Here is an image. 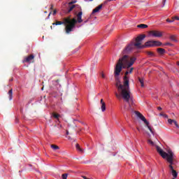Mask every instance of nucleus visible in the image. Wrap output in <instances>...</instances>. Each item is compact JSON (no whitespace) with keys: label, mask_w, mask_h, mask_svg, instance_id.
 <instances>
[{"label":"nucleus","mask_w":179,"mask_h":179,"mask_svg":"<svg viewBox=\"0 0 179 179\" xmlns=\"http://www.w3.org/2000/svg\"><path fill=\"white\" fill-rule=\"evenodd\" d=\"M135 44L134 43H131L129 44L124 50L122 51L123 57H120L119 60L117 61V63L116 64V66L115 67V76H120V73H121V71L123 69H129L134 64H135V62L136 61V57H131L127 55V54H129L130 52L135 48Z\"/></svg>","instance_id":"obj_1"},{"label":"nucleus","mask_w":179,"mask_h":179,"mask_svg":"<svg viewBox=\"0 0 179 179\" xmlns=\"http://www.w3.org/2000/svg\"><path fill=\"white\" fill-rule=\"evenodd\" d=\"M116 87L117 88V92L120 93L115 92V94L118 99V100H121V97H122L124 101L127 103H129V99H131V91L129 90V85H125L124 81L123 82V85L121 84L120 81H117L116 83Z\"/></svg>","instance_id":"obj_2"},{"label":"nucleus","mask_w":179,"mask_h":179,"mask_svg":"<svg viewBox=\"0 0 179 179\" xmlns=\"http://www.w3.org/2000/svg\"><path fill=\"white\" fill-rule=\"evenodd\" d=\"M76 18H71V16L63 18V21H57L55 23L52 24H55L56 26L60 24H64L65 31L66 34H69L71 31H73V29L76 27Z\"/></svg>","instance_id":"obj_3"},{"label":"nucleus","mask_w":179,"mask_h":179,"mask_svg":"<svg viewBox=\"0 0 179 179\" xmlns=\"http://www.w3.org/2000/svg\"><path fill=\"white\" fill-rule=\"evenodd\" d=\"M157 152L162 156V158L166 159V162L169 163L170 170L174 169L173 164H174V153L171 150H168L167 152H164L160 147L157 146Z\"/></svg>","instance_id":"obj_4"},{"label":"nucleus","mask_w":179,"mask_h":179,"mask_svg":"<svg viewBox=\"0 0 179 179\" xmlns=\"http://www.w3.org/2000/svg\"><path fill=\"white\" fill-rule=\"evenodd\" d=\"M146 37L145 34H141L136 38V43H134L135 47L136 48H145L144 45H142V41Z\"/></svg>","instance_id":"obj_5"},{"label":"nucleus","mask_w":179,"mask_h":179,"mask_svg":"<svg viewBox=\"0 0 179 179\" xmlns=\"http://www.w3.org/2000/svg\"><path fill=\"white\" fill-rule=\"evenodd\" d=\"M135 114L136 115H137V117H138V118H140V120H141V121H143L145 125H147V127L148 128L151 134H153V130L152 129V127L149 126V122H148V120H146V118L143 115H142V113H141L139 111H135Z\"/></svg>","instance_id":"obj_6"},{"label":"nucleus","mask_w":179,"mask_h":179,"mask_svg":"<svg viewBox=\"0 0 179 179\" xmlns=\"http://www.w3.org/2000/svg\"><path fill=\"white\" fill-rule=\"evenodd\" d=\"M150 36H152V37H162L163 32L159 31H150Z\"/></svg>","instance_id":"obj_7"},{"label":"nucleus","mask_w":179,"mask_h":179,"mask_svg":"<svg viewBox=\"0 0 179 179\" xmlns=\"http://www.w3.org/2000/svg\"><path fill=\"white\" fill-rule=\"evenodd\" d=\"M23 62H27L29 64H33L34 62V55H30L24 59Z\"/></svg>","instance_id":"obj_8"},{"label":"nucleus","mask_w":179,"mask_h":179,"mask_svg":"<svg viewBox=\"0 0 179 179\" xmlns=\"http://www.w3.org/2000/svg\"><path fill=\"white\" fill-rule=\"evenodd\" d=\"M129 73V71H127L124 73V76L123 78V80L124 81V86H127L129 85V78H128V74Z\"/></svg>","instance_id":"obj_9"},{"label":"nucleus","mask_w":179,"mask_h":179,"mask_svg":"<svg viewBox=\"0 0 179 179\" xmlns=\"http://www.w3.org/2000/svg\"><path fill=\"white\" fill-rule=\"evenodd\" d=\"M83 13L82 11H80L78 15H77V20H76V23H82L83 22V20H82V15Z\"/></svg>","instance_id":"obj_10"},{"label":"nucleus","mask_w":179,"mask_h":179,"mask_svg":"<svg viewBox=\"0 0 179 179\" xmlns=\"http://www.w3.org/2000/svg\"><path fill=\"white\" fill-rule=\"evenodd\" d=\"M145 47H155V41H148L144 45V48Z\"/></svg>","instance_id":"obj_11"},{"label":"nucleus","mask_w":179,"mask_h":179,"mask_svg":"<svg viewBox=\"0 0 179 179\" xmlns=\"http://www.w3.org/2000/svg\"><path fill=\"white\" fill-rule=\"evenodd\" d=\"M103 8V4H100L99 6H98L96 8H95L93 10H92V15H94V13H98V12H100V10H101Z\"/></svg>","instance_id":"obj_12"},{"label":"nucleus","mask_w":179,"mask_h":179,"mask_svg":"<svg viewBox=\"0 0 179 179\" xmlns=\"http://www.w3.org/2000/svg\"><path fill=\"white\" fill-rule=\"evenodd\" d=\"M157 52H158V54H159V55H164V54H166V50H164L162 48H159L157 49Z\"/></svg>","instance_id":"obj_13"},{"label":"nucleus","mask_w":179,"mask_h":179,"mask_svg":"<svg viewBox=\"0 0 179 179\" xmlns=\"http://www.w3.org/2000/svg\"><path fill=\"white\" fill-rule=\"evenodd\" d=\"M101 110L103 113H104V111H106V102H104L103 99H101Z\"/></svg>","instance_id":"obj_14"},{"label":"nucleus","mask_w":179,"mask_h":179,"mask_svg":"<svg viewBox=\"0 0 179 179\" xmlns=\"http://www.w3.org/2000/svg\"><path fill=\"white\" fill-rule=\"evenodd\" d=\"M172 173V176L174 177L173 178H177L178 173H177V171L174 170V168H172V169H170Z\"/></svg>","instance_id":"obj_15"},{"label":"nucleus","mask_w":179,"mask_h":179,"mask_svg":"<svg viewBox=\"0 0 179 179\" xmlns=\"http://www.w3.org/2000/svg\"><path fill=\"white\" fill-rule=\"evenodd\" d=\"M52 117L59 121V117H61V115L55 113H52Z\"/></svg>","instance_id":"obj_16"},{"label":"nucleus","mask_w":179,"mask_h":179,"mask_svg":"<svg viewBox=\"0 0 179 179\" xmlns=\"http://www.w3.org/2000/svg\"><path fill=\"white\" fill-rule=\"evenodd\" d=\"M163 43L159 41H154V47H162Z\"/></svg>","instance_id":"obj_17"},{"label":"nucleus","mask_w":179,"mask_h":179,"mask_svg":"<svg viewBox=\"0 0 179 179\" xmlns=\"http://www.w3.org/2000/svg\"><path fill=\"white\" fill-rule=\"evenodd\" d=\"M73 3H69V9L68 10V13H69L70 12H72V10H73V8H75V5L73 4Z\"/></svg>","instance_id":"obj_18"},{"label":"nucleus","mask_w":179,"mask_h":179,"mask_svg":"<svg viewBox=\"0 0 179 179\" xmlns=\"http://www.w3.org/2000/svg\"><path fill=\"white\" fill-rule=\"evenodd\" d=\"M9 100H12L13 97V90H10L8 92Z\"/></svg>","instance_id":"obj_19"},{"label":"nucleus","mask_w":179,"mask_h":179,"mask_svg":"<svg viewBox=\"0 0 179 179\" xmlns=\"http://www.w3.org/2000/svg\"><path fill=\"white\" fill-rule=\"evenodd\" d=\"M76 150L80 152V153H83V150L82 148H80V145H79L78 143L76 144Z\"/></svg>","instance_id":"obj_20"},{"label":"nucleus","mask_w":179,"mask_h":179,"mask_svg":"<svg viewBox=\"0 0 179 179\" xmlns=\"http://www.w3.org/2000/svg\"><path fill=\"white\" fill-rule=\"evenodd\" d=\"M138 81L141 85V87H145V84H144L145 80L143 78H141L140 77H138Z\"/></svg>","instance_id":"obj_21"},{"label":"nucleus","mask_w":179,"mask_h":179,"mask_svg":"<svg viewBox=\"0 0 179 179\" xmlns=\"http://www.w3.org/2000/svg\"><path fill=\"white\" fill-rule=\"evenodd\" d=\"M137 27H138V29H146L148 28V25L145 24H140L137 25Z\"/></svg>","instance_id":"obj_22"},{"label":"nucleus","mask_w":179,"mask_h":179,"mask_svg":"<svg viewBox=\"0 0 179 179\" xmlns=\"http://www.w3.org/2000/svg\"><path fill=\"white\" fill-rule=\"evenodd\" d=\"M146 54L147 55H149V57H156V55H155V53H153V52L147 51Z\"/></svg>","instance_id":"obj_23"},{"label":"nucleus","mask_w":179,"mask_h":179,"mask_svg":"<svg viewBox=\"0 0 179 179\" xmlns=\"http://www.w3.org/2000/svg\"><path fill=\"white\" fill-rule=\"evenodd\" d=\"M50 148H52V149H54V150H58V149H59V147H58V145H51Z\"/></svg>","instance_id":"obj_24"},{"label":"nucleus","mask_w":179,"mask_h":179,"mask_svg":"<svg viewBox=\"0 0 179 179\" xmlns=\"http://www.w3.org/2000/svg\"><path fill=\"white\" fill-rule=\"evenodd\" d=\"M170 38H171V40L172 41H177V38H176V36H174V35H171V36H170Z\"/></svg>","instance_id":"obj_25"},{"label":"nucleus","mask_w":179,"mask_h":179,"mask_svg":"<svg viewBox=\"0 0 179 179\" xmlns=\"http://www.w3.org/2000/svg\"><path fill=\"white\" fill-rule=\"evenodd\" d=\"M62 179H67L68 178V173H64L62 175Z\"/></svg>","instance_id":"obj_26"},{"label":"nucleus","mask_w":179,"mask_h":179,"mask_svg":"<svg viewBox=\"0 0 179 179\" xmlns=\"http://www.w3.org/2000/svg\"><path fill=\"white\" fill-rule=\"evenodd\" d=\"M148 143L150 145H151V146H154L155 145V143L152 140H148Z\"/></svg>","instance_id":"obj_27"},{"label":"nucleus","mask_w":179,"mask_h":179,"mask_svg":"<svg viewBox=\"0 0 179 179\" xmlns=\"http://www.w3.org/2000/svg\"><path fill=\"white\" fill-rule=\"evenodd\" d=\"M127 71H128L129 73H132V72H134V67L130 68Z\"/></svg>","instance_id":"obj_28"},{"label":"nucleus","mask_w":179,"mask_h":179,"mask_svg":"<svg viewBox=\"0 0 179 179\" xmlns=\"http://www.w3.org/2000/svg\"><path fill=\"white\" fill-rule=\"evenodd\" d=\"M168 122H169V124H173V123L174 124V120L169 119Z\"/></svg>","instance_id":"obj_29"},{"label":"nucleus","mask_w":179,"mask_h":179,"mask_svg":"<svg viewBox=\"0 0 179 179\" xmlns=\"http://www.w3.org/2000/svg\"><path fill=\"white\" fill-rule=\"evenodd\" d=\"M52 82L54 85H58V83H59V80H53Z\"/></svg>","instance_id":"obj_30"},{"label":"nucleus","mask_w":179,"mask_h":179,"mask_svg":"<svg viewBox=\"0 0 179 179\" xmlns=\"http://www.w3.org/2000/svg\"><path fill=\"white\" fill-rule=\"evenodd\" d=\"M173 124H174V125H176V128H179V125H178V124L177 123V121L174 120V121H173Z\"/></svg>","instance_id":"obj_31"},{"label":"nucleus","mask_w":179,"mask_h":179,"mask_svg":"<svg viewBox=\"0 0 179 179\" xmlns=\"http://www.w3.org/2000/svg\"><path fill=\"white\" fill-rule=\"evenodd\" d=\"M124 109L126 110V111H129V110H131V106L129 105V108H127V106H125Z\"/></svg>","instance_id":"obj_32"},{"label":"nucleus","mask_w":179,"mask_h":179,"mask_svg":"<svg viewBox=\"0 0 179 179\" xmlns=\"http://www.w3.org/2000/svg\"><path fill=\"white\" fill-rule=\"evenodd\" d=\"M166 22H168V23H173V22H174V20H171L170 19H166Z\"/></svg>","instance_id":"obj_33"},{"label":"nucleus","mask_w":179,"mask_h":179,"mask_svg":"<svg viewBox=\"0 0 179 179\" xmlns=\"http://www.w3.org/2000/svg\"><path fill=\"white\" fill-rule=\"evenodd\" d=\"M101 76L103 79H106V75L103 73H101Z\"/></svg>","instance_id":"obj_34"},{"label":"nucleus","mask_w":179,"mask_h":179,"mask_svg":"<svg viewBox=\"0 0 179 179\" xmlns=\"http://www.w3.org/2000/svg\"><path fill=\"white\" fill-rule=\"evenodd\" d=\"M172 19L174 20V19H176V20H179V17L178 16H175L173 17H172Z\"/></svg>","instance_id":"obj_35"},{"label":"nucleus","mask_w":179,"mask_h":179,"mask_svg":"<svg viewBox=\"0 0 179 179\" xmlns=\"http://www.w3.org/2000/svg\"><path fill=\"white\" fill-rule=\"evenodd\" d=\"M162 4H163V6H164V5H166V0H162Z\"/></svg>","instance_id":"obj_36"},{"label":"nucleus","mask_w":179,"mask_h":179,"mask_svg":"<svg viewBox=\"0 0 179 179\" xmlns=\"http://www.w3.org/2000/svg\"><path fill=\"white\" fill-rule=\"evenodd\" d=\"M164 45H171V43H166L164 44Z\"/></svg>","instance_id":"obj_37"},{"label":"nucleus","mask_w":179,"mask_h":179,"mask_svg":"<svg viewBox=\"0 0 179 179\" xmlns=\"http://www.w3.org/2000/svg\"><path fill=\"white\" fill-rule=\"evenodd\" d=\"M53 15H56L57 14V10H55L54 11H53V13H52Z\"/></svg>","instance_id":"obj_38"},{"label":"nucleus","mask_w":179,"mask_h":179,"mask_svg":"<svg viewBox=\"0 0 179 179\" xmlns=\"http://www.w3.org/2000/svg\"><path fill=\"white\" fill-rule=\"evenodd\" d=\"M157 110H162V107H160V106L157 107Z\"/></svg>","instance_id":"obj_39"},{"label":"nucleus","mask_w":179,"mask_h":179,"mask_svg":"<svg viewBox=\"0 0 179 179\" xmlns=\"http://www.w3.org/2000/svg\"><path fill=\"white\" fill-rule=\"evenodd\" d=\"M82 177H83V179H89V178H87V177H86V176H82Z\"/></svg>","instance_id":"obj_40"},{"label":"nucleus","mask_w":179,"mask_h":179,"mask_svg":"<svg viewBox=\"0 0 179 179\" xmlns=\"http://www.w3.org/2000/svg\"><path fill=\"white\" fill-rule=\"evenodd\" d=\"M53 8H54V6H53V5H51V6H50V9H51V10H52V9H53Z\"/></svg>","instance_id":"obj_41"},{"label":"nucleus","mask_w":179,"mask_h":179,"mask_svg":"<svg viewBox=\"0 0 179 179\" xmlns=\"http://www.w3.org/2000/svg\"><path fill=\"white\" fill-rule=\"evenodd\" d=\"M159 115H161V116H164V114H163V113H160V114H159Z\"/></svg>","instance_id":"obj_42"},{"label":"nucleus","mask_w":179,"mask_h":179,"mask_svg":"<svg viewBox=\"0 0 179 179\" xmlns=\"http://www.w3.org/2000/svg\"><path fill=\"white\" fill-rule=\"evenodd\" d=\"M66 135H69V131H66Z\"/></svg>","instance_id":"obj_43"},{"label":"nucleus","mask_w":179,"mask_h":179,"mask_svg":"<svg viewBox=\"0 0 179 179\" xmlns=\"http://www.w3.org/2000/svg\"><path fill=\"white\" fill-rule=\"evenodd\" d=\"M13 80V78L10 79V82H12Z\"/></svg>","instance_id":"obj_44"},{"label":"nucleus","mask_w":179,"mask_h":179,"mask_svg":"<svg viewBox=\"0 0 179 179\" xmlns=\"http://www.w3.org/2000/svg\"><path fill=\"white\" fill-rule=\"evenodd\" d=\"M164 117H165L166 118H167V115H164Z\"/></svg>","instance_id":"obj_45"},{"label":"nucleus","mask_w":179,"mask_h":179,"mask_svg":"<svg viewBox=\"0 0 179 179\" xmlns=\"http://www.w3.org/2000/svg\"><path fill=\"white\" fill-rule=\"evenodd\" d=\"M177 65L179 66V62H177Z\"/></svg>","instance_id":"obj_46"},{"label":"nucleus","mask_w":179,"mask_h":179,"mask_svg":"<svg viewBox=\"0 0 179 179\" xmlns=\"http://www.w3.org/2000/svg\"><path fill=\"white\" fill-rule=\"evenodd\" d=\"M137 130H138V131H141V129H139V128H137Z\"/></svg>","instance_id":"obj_47"},{"label":"nucleus","mask_w":179,"mask_h":179,"mask_svg":"<svg viewBox=\"0 0 179 179\" xmlns=\"http://www.w3.org/2000/svg\"><path fill=\"white\" fill-rule=\"evenodd\" d=\"M50 15H51V13H49V15H48V16H50Z\"/></svg>","instance_id":"obj_48"},{"label":"nucleus","mask_w":179,"mask_h":179,"mask_svg":"<svg viewBox=\"0 0 179 179\" xmlns=\"http://www.w3.org/2000/svg\"><path fill=\"white\" fill-rule=\"evenodd\" d=\"M92 1H93V0H90V2H92Z\"/></svg>","instance_id":"obj_49"},{"label":"nucleus","mask_w":179,"mask_h":179,"mask_svg":"<svg viewBox=\"0 0 179 179\" xmlns=\"http://www.w3.org/2000/svg\"><path fill=\"white\" fill-rule=\"evenodd\" d=\"M173 179H176V178H173Z\"/></svg>","instance_id":"obj_50"}]
</instances>
